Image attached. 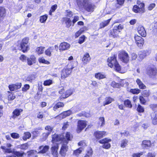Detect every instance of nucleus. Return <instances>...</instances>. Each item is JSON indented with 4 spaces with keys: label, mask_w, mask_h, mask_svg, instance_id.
<instances>
[{
    "label": "nucleus",
    "mask_w": 157,
    "mask_h": 157,
    "mask_svg": "<svg viewBox=\"0 0 157 157\" xmlns=\"http://www.w3.org/2000/svg\"><path fill=\"white\" fill-rule=\"evenodd\" d=\"M106 132L105 131H97L94 132V136L96 138L100 139L105 136Z\"/></svg>",
    "instance_id": "16"
},
{
    "label": "nucleus",
    "mask_w": 157,
    "mask_h": 157,
    "mask_svg": "<svg viewBox=\"0 0 157 157\" xmlns=\"http://www.w3.org/2000/svg\"><path fill=\"white\" fill-rule=\"evenodd\" d=\"M71 113V112L70 110H68L62 113L57 116V117H61L62 118H65L67 116H69Z\"/></svg>",
    "instance_id": "25"
},
{
    "label": "nucleus",
    "mask_w": 157,
    "mask_h": 157,
    "mask_svg": "<svg viewBox=\"0 0 157 157\" xmlns=\"http://www.w3.org/2000/svg\"><path fill=\"white\" fill-rule=\"evenodd\" d=\"M28 57H27L24 55H21L19 59L20 60L22 61V62H26V60H27V58Z\"/></svg>",
    "instance_id": "58"
},
{
    "label": "nucleus",
    "mask_w": 157,
    "mask_h": 157,
    "mask_svg": "<svg viewBox=\"0 0 157 157\" xmlns=\"http://www.w3.org/2000/svg\"><path fill=\"white\" fill-rule=\"evenodd\" d=\"M147 74L150 78H155L157 75V70L155 67L148 68L147 69Z\"/></svg>",
    "instance_id": "6"
},
{
    "label": "nucleus",
    "mask_w": 157,
    "mask_h": 157,
    "mask_svg": "<svg viewBox=\"0 0 157 157\" xmlns=\"http://www.w3.org/2000/svg\"><path fill=\"white\" fill-rule=\"evenodd\" d=\"M77 3L79 8L88 12H92L94 10V6L90 0H77Z\"/></svg>",
    "instance_id": "1"
},
{
    "label": "nucleus",
    "mask_w": 157,
    "mask_h": 157,
    "mask_svg": "<svg viewBox=\"0 0 157 157\" xmlns=\"http://www.w3.org/2000/svg\"><path fill=\"white\" fill-rule=\"evenodd\" d=\"M58 148L59 147L57 144H56L54 146H52L51 148L52 154L55 157H57Z\"/></svg>",
    "instance_id": "17"
},
{
    "label": "nucleus",
    "mask_w": 157,
    "mask_h": 157,
    "mask_svg": "<svg viewBox=\"0 0 157 157\" xmlns=\"http://www.w3.org/2000/svg\"><path fill=\"white\" fill-rule=\"evenodd\" d=\"M44 47H39L36 48V51L39 54H41L44 53Z\"/></svg>",
    "instance_id": "40"
},
{
    "label": "nucleus",
    "mask_w": 157,
    "mask_h": 157,
    "mask_svg": "<svg viewBox=\"0 0 157 157\" xmlns=\"http://www.w3.org/2000/svg\"><path fill=\"white\" fill-rule=\"evenodd\" d=\"M15 98V96L13 93H10L8 97V99L9 100H13Z\"/></svg>",
    "instance_id": "63"
},
{
    "label": "nucleus",
    "mask_w": 157,
    "mask_h": 157,
    "mask_svg": "<svg viewBox=\"0 0 157 157\" xmlns=\"http://www.w3.org/2000/svg\"><path fill=\"white\" fill-rule=\"evenodd\" d=\"M114 66V68L116 71L120 73H122L121 71V67L118 63H117L115 64Z\"/></svg>",
    "instance_id": "43"
},
{
    "label": "nucleus",
    "mask_w": 157,
    "mask_h": 157,
    "mask_svg": "<svg viewBox=\"0 0 157 157\" xmlns=\"http://www.w3.org/2000/svg\"><path fill=\"white\" fill-rule=\"evenodd\" d=\"M155 154L154 152H149L145 156V157H155Z\"/></svg>",
    "instance_id": "62"
},
{
    "label": "nucleus",
    "mask_w": 157,
    "mask_h": 157,
    "mask_svg": "<svg viewBox=\"0 0 157 157\" xmlns=\"http://www.w3.org/2000/svg\"><path fill=\"white\" fill-rule=\"evenodd\" d=\"M150 94V92L149 90H144L143 91L142 95L144 97H148Z\"/></svg>",
    "instance_id": "51"
},
{
    "label": "nucleus",
    "mask_w": 157,
    "mask_h": 157,
    "mask_svg": "<svg viewBox=\"0 0 157 157\" xmlns=\"http://www.w3.org/2000/svg\"><path fill=\"white\" fill-rule=\"evenodd\" d=\"M137 31L139 34L143 37H145L146 33L144 27L141 25L139 26L137 28Z\"/></svg>",
    "instance_id": "13"
},
{
    "label": "nucleus",
    "mask_w": 157,
    "mask_h": 157,
    "mask_svg": "<svg viewBox=\"0 0 157 157\" xmlns=\"http://www.w3.org/2000/svg\"><path fill=\"white\" fill-rule=\"evenodd\" d=\"M118 57L123 62L127 63L129 61V57L128 54L124 51L121 52L119 54Z\"/></svg>",
    "instance_id": "5"
},
{
    "label": "nucleus",
    "mask_w": 157,
    "mask_h": 157,
    "mask_svg": "<svg viewBox=\"0 0 157 157\" xmlns=\"http://www.w3.org/2000/svg\"><path fill=\"white\" fill-rule=\"evenodd\" d=\"M38 61L40 63L49 64V62L45 60L44 57H40L38 59Z\"/></svg>",
    "instance_id": "48"
},
{
    "label": "nucleus",
    "mask_w": 157,
    "mask_h": 157,
    "mask_svg": "<svg viewBox=\"0 0 157 157\" xmlns=\"http://www.w3.org/2000/svg\"><path fill=\"white\" fill-rule=\"evenodd\" d=\"M48 18V16L46 15H44L40 17V21L42 23H45Z\"/></svg>",
    "instance_id": "44"
},
{
    "label": "nucleus",
    "mask_w": 157,
    "mask_h": 157,
    "mask_svg": "<svg viewBox=\"0 0 157 157\" xmlns=\"http://www.w3.org/2000/svg\"><path fill=\"white\" fill-rule=\"evenodd\" d=\"M27 61L28 65H31L35 62L36 58L34 56L32 55L27 58Z\"/></svg>",
    "instance_id": "22"
},
{
    "label": "nucleus",
    "mask_w": 157,
    "mask_h": 157,
    "mask_svg": "<svg viewBox=\"0 0 157 157\" xmlns=\"http://www.w3.org/2000/svg\"><path fill=\"white\" fill-rule=\"evenodd\" d=\"M142 144L144 147H150L151 146V141L150 140H144L142 142Z\"/></svg>",
    "instance_id": "36"
},
{
    "label": "nucleus",
    "mask_w": 157,
    "mask_h": 157,
    "mask_svg": "<svg viewBox=\"0 0 157 157\" xmlns=\"http://www.w3.org/2000/svg\"><path fill=\"white\" fill-rule=\"evenodd\" d=\"M111 18L108 19L101 23L100 24V28H104L105 26L107 25L110 22Z\"/></svg>",
    "instance_id": "31"
},
{
    "label": "nucleus",
    "mask_w": 157,
    "mask_h": 157,
    "mask_svg": "<svg viewBox=\"0 0 157 157\" xmlns=\"http://www.w3.org/2000/svg\"><path fill=\"white\" fill-rule=\"evenodd\" d=\"M136 82L140 89H145L146 88V86L143 83L140 79H137Z\"/></svg>",
    "instance_id": "28"
},
{
    "label": "nucleus",
    "mask_w": 157,
    "mask_h": 157,
    "mask_svg": "<svg viewBox=\"0 0 157 157\" xmlns=\"http://www.w3.org/2000/svg\"><path fill=\"white\" fill-rule=\"evenodd\" d=\"M53 129V128L49 126H47L45 127V129L47 130L48 132H49L50 134Z\"/></svg>",
    "instance_id": "61"
},
{
    "label": "nucleus",
    "mask_w": 157,
    "mask_h": 157,
    "mask_svg": "<svg viewBox=\"0 0 157 157\" xmlns=\"http://www.w3.org/2000/svg\"><path fill=\"white\" fill-rule=\"evenodd\" d=\"M21 83L19 82L10 85L9 87L10 91H14L20 89L21 87Z\"/></svg>",
    "instance_id": "11"
},
{
    "label": "nucleus",
    "mask_w": 157,
    "mask_h": 157,
    "mask_svg": "<svg viewBox=\"0 0 157 157\" xmlns=\"http://www.w3.org/2000/svg\"><path fill=\"white\" fill-rule=\"evenodd\" d=\"M30 86L28 84H25L24 87L22 88V90L24 92L26 91L29 88Z\"/></svg>",
    "instance_id": "59"
},
{
    "label": "nucleus",
    "mask_w": 157,
    "mask_h": 157,
    "mask_svg": "<svg viewBox=\"0 0 157 157\" xmlns=\"http://www.w3.org/2000/svg\"><path fill=\"white\" fill-rule=\"evenodd\" d=\"M28 157H37L39 154L36 150H31L27 152Z\"/></svg>",
    "instance_id": "18"
},
{
    "label": "nucleus",
    "mask_w": 157,
    "mask_h": 157,
    "mask_svg": "<svg viewBox=\"0 0 157 157\" xmlns=\"http://www.w3.org/2000/svg\"><path fill=\"white\" fill-rule=\"evenodd\" d=\"M111 140L110 139L105 138L99 141L100 143L103 144L102 147L105 149H108L111 147V145L109 142H111Z\"/></svg>",
    "instance_id": "8"
},
{
    "label": "nucleus",
    "mask_w": 157,
    "mask_h": 157,
    "mask_svg": "<svg viewBox=\"0 0 157 157\" xmlns=\"http://www.w3.org/2000/svg\"><path fill=\"white\" fill-rule=\"evenodd\" d=\"M66 140L64 136L62 135H58L55 134L52 136V141L53 143L59 141H63V142Z\"/></svg>",
    "instance_id": "9"
},
{
    "label": "nucleus",
    "mask_w": 157,
    "mask_h": 157,
    "mask_svg": "<svg viewBox=\"0 0 157 157\" xmlns=\"http://www.w3.org/2000/svg\"><path fill=\"white\" fill-rule=\"evenodd\" d=\"M86 125V122L84 121H78V132H80L84 128Z\"/></svg>",
    "instance_id": "12"
},
{
    "label": "nucleus",
    "mask_w": 157,
    "mask_h": 157,
    "mask_svg": "<svg viewBox=\"0 0 157 157\" xmlns=\"http://www.w3.org/2000/svg\"><path fill=\"white\" fill-rule=\"evenodd\" d=\"M66 139L67 141L69 140H71L73 138V136L69 132H67L65 135Z\"/></svg>",
    "instance_id": "41"
},
{
    "label": "nucleus",
    "mask_w": 157,
    "mask_h": 157,
    "mask_svg": "<svg viewBox=\"0 0 157 157\" xmlns=\"http://www.w3.org/2000/svg\"><path fill=\"white\" fill-rule=\"evenodd\" d=\"M149 107L154 111L157 110V104H151L149 105Z\"/></svg>",
    "instance_id": "54"
},
{
    "label": "nucleus",
    "mask_w": 157,
    "mask_h": 157,
    "mask_svg": "<svg viewBox=\"0 0 157 157\" xmlns=\"http://www.w3.org/2000/svg\"><path fill=\"white\" fill-rule=\"evenodd\" d=\"M124 81L122 80L120 83H117L116 85L115 86V87L119 88L121 86H124Z\"/></svg>",
    "instance_id": "56"
},
{
    "label": "nucleus",
    "mask_w": 157,
    "mask_h": 157,
    "mask_svg": "<svg viewBox=\"0 0 157 157\" xmlns=\"http://www.w3.org/2000/svg\"><path fill=\"white\" fill-rule=\"evenodd\" d=\"M96 78L99 79H102L106 78V75L105 74L101 73H98L95 74Z\"/></svg>",
    "instance_id": "30"
},
{
    "label": "nucleus",
    "mask_w": 157,
    "mask_h": 157,
    "mask_svg": "<svg viewBox=\"0 0 157 157\" xmlns=\"http://www.w3.org/2000/svg\"><path fill=\"white\" fill-rule=\"evenodd\" d=\"M72 94V91L71 90H67L65 93V94L64 95H63L61 96V97H60V98H66L68 97L69 96L71 95Z\"/></svg>",
    "instance_id": "32"
},
{
    "label": "nucleus",
    "mask_w": 157,
    "mask_h": 157,
    "mask_svg": "<svg viewBox=\"0 0 157 157\" xmlns=\"http://www.w3.org/2000/svg\"><path fill=\"white\" fill-rule=\"evenodd\" d=\"M151 53V51L149 50H146L141 52L140 53L139 56L142 58H144L146 56L149 55Z\"/></svg>",
    "instance_id": "21"
},
{
    "label": "nucleus",
    "mask_w": 157,
    "mask_h": 157,
    "mask_svg": "<svg viewBox=\"0 0 157 157\" xmlns=\"http://www.w3.org/2000/svg\"><path fill=\"white\" fill-rule=\"evenodd\" d=\"M136 44L137 45V46L140 48L142 47L143 46V44H144V40L143 38H142V40H140L139 41H137L136 42Z\"/></svg>",
    "instance_id": "46"
},
{
    "label": "nucleus",
    "mask_w": 157,
    "mask_h": 157,
    "mask_svg": "<svg viewBox=\"0 0 157 157\" xmlns=\"http://www.w3.org/2000/svg\"><path fill=\"white\" fill-rule=\"evenodd\" d=\"M49 147L48 145L40 146L39 147L40 151L38 152L39 154H44L46 153L49 149Z\"/></svg>",
    "instance_id": "15"
},
{
    "label": "nucleus",
    "mask_w": 157,
    "mask_h": 157,
    "mask_svg": "<svg viewBox=\"0 0 157 157\" xmlns=\"http://www.w3.org/2000/svg\"><path fill=\"white\" fill-rule=\"evenodd\" d=\"M92 153L93 151L92 149L90 148L89 150L87 151V152L85 156H87L91 157L92 154Z\"/></svg>",
    "instance_id": "64"
},
{
    "label": "nucleus",
    "mask_w": 157,
    "mask_h": 157,
    "mask_svg": "<svg viewBox=\"0 0 157 157\" xmlns=\"http://www.w3.org/2000/svg\"><path fill=\"white\" fill-rule=\"evenodd\" d=\"M22 111V109H16L13 112V118H15L17 117L19 115L20 113Z\"/></svg>",
    "instance_id": "33"
},
{
    "label": "nucleus",
    "mask_w": 157,
    "mask_h": 157,
    "mask_svg": "<svg viewBox=\"0 0 157 157\" xmlns=\"http://www.w3.org/2000/svg\"><path fill=\"white\" fill-rule=\"evenodd\" d=\"M82 147H80L76 150H75L73 153V155L76 156H78L79 154L82 152Z\"/></svg>",
    "instance_id": "39"
},
{
    "label": "nucleus",
    "mask_w": 157,
    "mask_h": 157,
    "mask_svg": "<svg viewBox=\"0 0 157 157\" xmlns=\"http://www.w3.org/2000/svg\"><path fill=\"white\" fill-rule=\"evenodd\" d=\"M116 58L117 56L114 55L113 56L108 58L107 62L109 63L108 65L109 67H112L118 63L117 61Z\"/></svg>",
    "instance_id": "10"
},
{
    "label": "nucleus",
    "mask_w": 157,
    "mask_h": 157,
    "mask_svg": "<svg viewBox=\"0 0 157 157\" xmlns=\"http://www.w3.org/2000/svg\"><path fill=\"white\" fill-rule=\"evenodd\" d=\"M64 104L62 102H59L57 103L53 107V109L56 111L57 109L60 107H63L64 106Z\"/></svg>",
    "instance_id": "35"
},
{
    "label": "nucleus",
    "mask_w": 157,
    "mask_h": 157,
    "mask_svg": "<svg viewBox=\"0 0 157 157\" xmlns=\"http://www.w3.org/2000/svg\"><path fill=\"white\" fill-rule=\"evenodd\" d=\"M70 47L69 44L65 42L61 43L59 46V48L60 50H65L68 49Z\"/></svg>",
    "instance_id": "14"
},
{
    "label": "nucleus",
    "mask_w": 157,
    "mask_h": 157,
    "mask_svg": "<svg viewBox=\"0 0 157 157\" xmlns=\"http://www.w3.org/2000/svg\"><path fill=\"white\" fill-rule=\"evenodd\" d=\"M13 152V154L17 157H23L24 155L25 154L24 151H15V149Z\"/></svg>",
    "instance_id": "29"
},
{
    "label": "nucleus",
    "mask_w": 157,
    "mask_h": 157,
    "mask_svg": "<svg viewBox=\"0 0 157 157\" xmlns=\"http://www.w3.org/2000/svg\"><path fill=\"white\" fill-rule=\"evenodd\" d=\"M123 28V26L121 24L116 25L113 27V29L110 30L109 32V36L112 38H116L118 36V33Z\"/></svg>",
    "instance_id": "2"
},
{
    "label": "nucleus",
    "mask_w": 157,
    "mask_h": 157,
    "mask_svg": "<svg viewBox=\"0 0 157 157\" xmlns=\"http://www.w3.org/2000/svg\"><path fill=\"white\" fill-rule=\"evenodd\" d=\"M31 136V133L28 132L24 133L22 139L24 140H26L27 139H29Z\"/></svg>",
    "instance_id": "37"
},
{
    "label": "nucleus",
    "mask_w": 157,
    "mask_h": 157,
    "mask_svg": "<svg viewBox=\"0 0 157 157\" xmlns=\"http://www.w3.org/2000/svg\"><path fill=\"white\" fill-rule=\"evenodd\" d=\"M57 5L56 4L52 6L51 8V10L49 11V14L50 15H52V13L54 12L57 9Z\"/></svg>",
    "instance_id": "49"
},
{
    "label": "nucleus",
    "mask_w": 157,
    "mask_h": 157,
    "mask_svg": "<svg viewBox=\"0 0 157 157\" xmlns=\"http://www.w3.org/2000/svg\"><path fill=\"white\" fill-rule=\"evenodd\" d=\"M35 78V76L34 75H29L26 77L25 80L26 81L32 82V81Z\"/></svg>",
    "instance_id": "38"
},
{
    "label": "nucleus",
    "mask_w": 157,
    "mask_h": 157,
    "mask_svg": "<svg viewBox=\"0 0 157 157\" xmlns=\"http://www.w3.org/2000/svg\"><path fill=\"white\" fill-rule=\"evenodd\" d=\"M52 82L51 80H47L44 81V86H49L52 83Z\"/></svg>",
    "instance_id": "57"
},
{
    "label": "nucleus",
    "mask_w": 157,
    "mask_h": 157,
    "mask_svg": "<svg viewBox=\"0 0 157 157\" xmlns=\"http://www.w3.org/2000/svg\"><path fill=\"white\" fill-rule=\"evenodd\" d=\"M114 101V99L110 97H106L105 98V101L103 102V105L105 106L106 105L111 103L112 101Z\"/></svg>",
    "instance_id": "23"
},
{
    "label": "nucleus",
    "mask_w": 157,
    "mask_h": 157,
    "mask_svg": "<svg viewBox=\"0 0 157 157\" xmlns=\"http://www.w3.org/2000/svg\"><path fill=\"white\" fill-rule=\"evenodd\" d=\"M63 142L64 143L62 144L59 151V154L63 157H64L65 156L66 152L68 149V146L67 145L68 143V141L65 140Z\"/></svg>",
    "instance_id": "7"
},
{
    "label": "nucleus",
    "mask_w": 157,
    "mask_h": 157,
    "mask_svg": "<svg viewBox=\"0 0 157 157\" xmlns=\"http://www.w3.org/2000/svg\"><path fill=\"white\" fill-rule=\"evenodd\" d=\"M29 40L28 38H25L22 40L21 43L20 48L24 52L29 49V45L28 44Z\"/></svg>",
    "instance_id": "4"
},
{
    "label": "nucleus",
    "mask_w": 157,
    "mask_h": 157,
    "mask_svg": "<svg viewBox=\"0 0 157 157\" xmlns=\"http://www.w3.org/2000/svg\"><path fill=\"white\" fill-rule=\"evenodd\" d=\"M63 21L66 24L67 27L68 28L71 25L72 21L69 18H63Z\"/></svg>",
    "instance_id": "34"
},
{
    "label": "nucleus",
    "mask_w": 157,
    "mask_h": 157,
    "mask_svg": "<svg viewBox=\"0 0 157 157\" xmlns=\"http://www.w3.org/2000/svg\"><path fill=\"white\" fill-rule=\"evenodd\" d=\"M1 148L2 150H4V152L5 153H12L13 154V152L14 150V149H12L11 148H7L5 146H2Z\"/></svg>",
    "instance_id": "27"
},
{
    "label": "nucleus",
    "mask_w": 157,
    "mask_h": 157,
    "mask_svg": "<svg viewBox=\"0 0 157 157\" xmlns=\"http://www.w3.org/2000/svg\"><path fill=\"white\" fill-rule=\"evenodd\" d=\"M137 111L139 113H143L144 111V108L140 105H138L136 108Z\"/></svg>",
    "instance_id": "45"
},
{
    "label": "nucleus",
    "mask_w": 157,
    "mask_h": 157,
    "mask_svg": "<svg viewBox=\"0 0 157 157\" xmlns=\"http://www.w3.org/2000/svg\"><path fill=\"white\" fill-rule=\"evenodd\" d=\"M128 143L127 140L125 139L122 140L121 144V147L122 148L124 147L127 145Z\"/></svg>",
    "instance_id": "53"
},
{
    "label": "nucleus",
    "mask_w": 157,
    "mask_h": 157,
    "mask_svg": "<svg viewBox=\"0 0 157 157\" xmlns=\"http://www.w3.org/2000/svg\"><path fill=\"white\" fill-rule=\"evenodd\" d=\"M54 52V47H49L45 52V54L48 56H52V54Z\"/></svg>",
    "instance_id": "20"
},
{
    "label": "nucleus",
    "mask_w": 157,
    "mask_h": 157,
    "mask_svg": "<svg viewBox=\"0 0 157 157\" xmlns=\"http://www.w3.org/2000/svg\"><path fill=\"white\" fill-rule=\"evenodd\" d=\"M49 132L44 133L42 134L43 140L44 141L46 140L48 135L50 134Z\"/></svg>",
    "instance_id": "60"
},
{
    "label": "nucleus",
    "mask_w": 157,
    "mask_h": 157,
    "mask_svg": "<svg viewBox=\"0 0 157 157\" xmlns=\"http://www.w3.org/2000/svg\"><path fill=\"white\" fill-rule=\"evenodd\" d=\"M137 4L138 5L137 6L138 7L139 10L141 12V13H143L145 12L144 4V3H141L140 2H138Z\"/></svg>",
    "instance_id": "26"
},
{
    "label": "nucleus",
    "mask_w": 157,
    "mask_h": 157,
    "mask_svg": "<svg viewBox=\"0 0 157 157\" xmlns=\"http://www.w3.org/2000/svg\"><path fill=\"white\" fill-rule=\"evenodd\" d=\"M133 11L136 13H141V12L139 10L137 5H135L133 6Z\"/></svg>",
    "instance_id": "50"
},
{
    "label": "nucleus",
    "mask_w": 157,
    "mask_h": 157,
    "mask_svg": "<svg viewBox=\"0 0 157 157\" xmlns=\"http://www.w3.org/2000/svg\"><path fill=\"white\" fill-rule=\"evenodd\" d=\"M140 90L138 89H131L130 90V92L133 94H138L140 93Z\"/></svg>",
    "instance_id": "47"
},
{
    "label": "nucleus",
    "mask_w": 157,
    "mask_h": 157,
    "mask_svg": "<svg viewBox=\"0 0 157 157\" xmlns=\"http://www.w3.org/2000/svg\"><path fill=\"white\" fill-rule=\"evenodd\" d=\"M151 118L152 120V122L154 124H157V113L154 112L151 114Z\"/></svg>",
    "instance_id": "24"
},
{
    "label": "nucleus",
    "mask_w": 157,
    "mask_h": 157,
    "mask_svg": "<svg viewBox=\"0 0 157 157\" xmlns=\"http://www.w3.org/2000/svg\"><path fill=\"white\" fill-rule=\"evenodd\" d=\"M91 59V58L88 53H86L84 55L82 60L84 63L86 64Z\"/></svg>",
    "instance_id": "19"
},
{
    "label": "nucleus",
    "mask_w": 157,
    "mask_h": 157,
    "mask_svg": "<svg viewBox=\"0 0 157 157\" xmlns=\"http://www.w3.org/2000/svg\"><path fill=\"white\" fill-rule=\"evenodd\" d=\"M139 99L140 102L141 104L144 105L145 104L146 101L143 96H140V97Z\"/></svg>",
    "instance_id": "55"
},
{
    "label": "nucleus",
    "mask_w": 157,
    "mask_h": 157,
    "mask_svg": "<svg viewBox=\"0 0 157 157\" xmlns=\"http://www.w3.org/2000/svg\"><path fill=\"white\" fill-rule=\"evenodd\" d=\"M11 136L13 138L17 139L19 137V135L16 132H13L11 133Z\"/></svg>",
    "instance_id": "52"
},
{
    "label": "nucleus",
    "mask_w": 157,
    "mask_h": 157,
    "mask_svg": "<svg viewBox=\"0 0 157 157\" xmlns=\"http://www.w3.org/2000/svg\"><path fill=\"white\" fill-rule=\"evenodd\" d=\"M73 68V67H71L69 65L66 66L61 72V79H63L68 77L71 73L72 70Z\"/></svg>",
    "instance_id": "3"
},
{
    "label": "nucleus",
    "mask_w": 157,
    "mask_h": 157,
    "mask_svg": "<svg viewBox=\"0 0 157 157\" xmlns=\"http://www.w3.org/2000/svg\"><path fill=\"white\" fill-rule=\"evenodd\" d=\"M124 105L127 107L131 108L132 107V105L131 102L128 99L125 100L124 102Z\"/></svg>",
    "instance_id": "42"
}]
</instances>
